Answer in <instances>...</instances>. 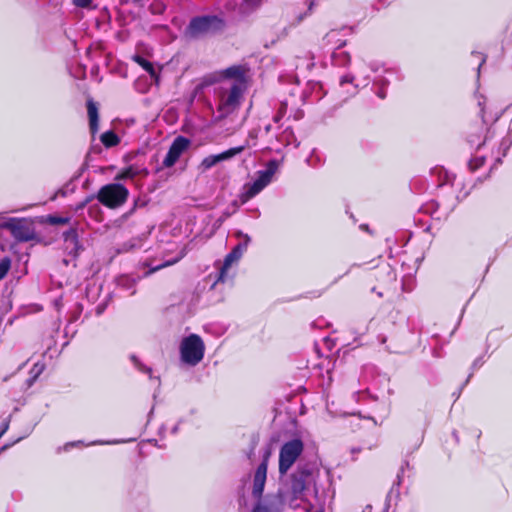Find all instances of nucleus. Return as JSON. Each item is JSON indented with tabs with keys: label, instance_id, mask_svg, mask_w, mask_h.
Instances as JSON below:
<instances>
[{
	"label": "nucleus",
	"instance_id": "1",
	"mask_svg": "<svg viewBox=\"0 0 512 512\" xmlns=\"http://www.w3.org/2000/svg\"><path fill=\"white\" fill-rule=\"evenodd\" d=\"M146 252L149 254L144 259L143 264L150 268L147 273L150 274L177 263L186 255L187 250L186 246L180 247V244L175 240L162 238L152 251L147 250Z\"/></svg>",
	"mask_w": 512,
	"mask_h": 512
},
{
	"label": "nucleus",
	"instance_id": "2",
	"mask_svg": "<svg viewBox=\"0 0 512 512\" xmlns=\"http://www.w3.org/2000/svg\"><path fill=\"white\" fill-rule=\"evenodd\" d=\"M313 482V474L307 465L298 466L291 474L288 487L276 495L282 500L283 505L288 504L290 507H297L305 496L306 489Z\"/></svg>",
	"mask_w": 512,
	"mask_h": 512
},
{
	"label": "nucleus",
	"instance_id": "3",
	"mask_svg": "<svg viewBox=\"0 0 512 512\" xmlns=\"http://www.w3.org/2000/svg\"><path fill=\"white\" fill-rule=\"evenodd\" d=\"M204 352V342L197 334H190L183 338L180 343L181 360L190 366H195L201 362L204 357Z\"/></svg>",
	"mask_w": 512,
	"mask_h": 512
},
{
	"label": "nucleus",
	"instance_id": "4",
	"mask_svg": "<svg viewBox=\"0 0 512 512\" xmlns=\"http://www.w3.org/2000/svg\"><path fill=\"white\" fill-rule=\"evenodd\" d=\"M304 450V444L300 439H292L285 442L279 452V473L285 475L297 461Z\"/></svg>",
	"mask_w": 512,
	"mask_h": 512
},
{
	"label": "nucleus",
	"instance_id": "5",
	"mask_svg": "<svg viewBox=\"0 0 512 512\" xmlns=\"http://www.w3.org/2000/svg\"><path fill=\"white\" fill-rule=\"evenodd\" d=\"M239 238V243L232 249L230 253H228L223 261V263L219 267V273L216 282H224L228 277V270L232 266L233 263L237 262L244 251L246 250L250 238L248 235H242L241 233H237Z\"/></svg>",
	"mask_w": 512,
	"mask_h": 512
},
{
	"label": "nucleus",
	"instance_id": "6",
	"mask_svg": "<svg viewBox=\"0 0 512 512\" xmlns=\"http://www.w3.org/2000/svg\"><path fill=\"white\" fill-rule=\"evenodd\" d=\"M241 94L242 89L239 86H234L231 90L224 91L220 94V103L218 106L219 116L216 118L217 121L223 120L227 114L234 110Z\"/></svg>",
	"mask_w": 512,
	"mask_h": 512
},
{
	"label": "nucleus",
	"instance_id": "7",
	"mask_svg": "<svg viewBox=\"0 0 512 512\" xmlns=\"http://www.w3.org/2000/svg\"><path fill=\"white\" fill-rule=\"evenodd\" d=\"M127 194V190L120 185H108L100 190L98 198L103 204L115 207L125 201Z\"/></svg>",
	"mask_w": 512,
	"mask_h": 512
},
{
	"label": "nucleus",
	"instance_id": "8",
	"mask_svg": "<svg viewBox=\"0 0 512 512\" xmlns=\"http://www.w3.org/2000/svg\"><path fill=\"white\" fill-rule=\"evenodd\" d=\"M270 457V452L266 451L263 455L262 461L257 467L254 477H253V487H252V495L255 498H261L266 479H267V467H268V461Z\"/></svg>",
	"mask_w": 512,
	"mask_h": 512
},
{
	"label": "nucleus",
	"instance_id": "9",
	"mask_svg": "<svg viewBox=\"0 0 512 512\" xmlns=\"http://www.w3.org/2000/svg\"><path fill=\"white\" fill-rule=\"evenodd\" d=\"M79 232L83 233V229L79 230V226H70L67 231L63 232L64 250L73 257L77 256L82 249Z\"/></svg>",
	"mask_w": 512,
	"mask_h": 512
},
{
	"label": "nucleus",
	"instance_id": "10",
	"mask_svg": "<svg viewBox=\"0 0 512 512\" xmlns=\"http://www.w3.org/2000/svg\"><path fill=\"white\" fill-rule=\"evenodd\" d=\"M190 141L184 137H178L170 148V151L164 161L167 167H171L179 156L188 149Z\"/></svg>",
	"mask_w": 512,
	"mask_h": 512
},
{
	"label": "nucleus",
	"instance_id": "11",
	"mask_svg": "<svg viewBox=\"0 0 512 512\" xmlns=\"http://www.w3.org/2000/svg\"><path fill=\"white\" fill-rule=\"evenodd\" d=\"M221 26L220 21L212 17H203L195 19L191 22L189 30L192 35L207 32L211 27L219 28Z\"/></svg>",
	"mask_w": 512,
	"mask_h": 512
},
{
	"label": "nucleus",
	"instance_id": "12",
	"mask_svg": "<svg viewBox=\"0 0 512 512\" xmlns=\"http://www.w3.org/2000/svg\"><path fill=\"white\" fill-rule=\"evenodd\" d=\"M282 506L283 503L279 497L267 496L265 503H258L252 512H280Z\"/></svg>",
	"mask_w": 512,
	"mask_h": 512
},
{
	"label": "nucleus",
	"instance_id": "13",
	"mask_svg": "<svg viewBox=\"0 0 512 512\" xmlns=\"http://www.w3.org/2000/svg\"><path fill=\"white\" fill-rule=\"evenodd\" d=\"M18 241H30L35 237L33 226H4Z\"/></svg>",
	"mask_w": 512,
	"mask_h": 512
},
{
	"label": "nucleus",
	"instance_id": "14",
	"mask_svg": "<svg viewBox=\"0 0 512 512\" xmlns=\"http://www.w3.org/2000/svg\"><path fill=\"white\" fill-rule=\"evenodd\" d=\"M270 181L268 180V176H264L263 174L260 178L251 186L248 187L246 193L242 195V201L245 202L254 195H256L259 191H261Z\"/></svg>",
	"mask_w": 512,
	"mask_h": 512
},
{
	"label": "nucleus",
	"instance_id": "15",
	"mask_svg": "<svg viewBox=\"0 0 512 512\" xmlns=\"http://www.w3.org/2000/svg\"><path fill=\"white\" fill-rule=\"evenodd\" d=\"M242 150H243V147L230 149V150H228V151H226V152H224L222 154H219L217 156H214V157L207 158V159L203 160L202 165L205 168H210L213 165H215L216 163H218L219 161L226 160V159L234 156L235 154L241 152Z\"/></svg>",
	"mask_w": 512,
	"mask_h": 512
},
{
	"label": "nucleus",
	"instance_id": "16",
	"mask_svg": "<svg viewBox=\"0 0 512 512\" xmlns=\"http://www.w3.org/2000/svg\"><path fill=\"white\" fill-rule=\"evenodd\" d=\"M246 70L242 67H232L223 72V76L227 78H241Z\"/></svg>",
	"mask_w": 512,
	"mask_h": 512
},
{
	"label": "nucleus",
	"instance_id": "17",
	"mask_svg": "<svg viewBox=\"0 0 512 512\" xmlns=\"http://www.w3.org/2000/svg\"><path fill=\"white\" fill-rule=\"evenodd\" d=\"M136 61H137V62H138V63H139V64H140L144 69H146V70L150 73V75H151L152 77H154V78H155V81H156V82H158V81H159V77H158V75L155 73L154 68H153V65H152L150 62L146 61L145 59H143V58H141V57H136Z\"/></svg>",
	"mask_w": 512,
	"mask_h": 512
},
{
	"label": "nucleus",
	"instance_id": "18",
	"mask_svg": "<svg viewBox=\"0 0 512 512\" xmlns=\"http://www.w3.org/2000/svg\"><path fill=\"white\" fill-rule=\"evenodd\" d=\"M88 113H89V117H90L91 128L94 130L96 127V124H97L98 115H97V108L93 102L88 103Z\"/></svg>",
	"mask_w": 512,
	"mask_h": 512
},
{
	"label": "nucleus",
	"instance_id": "19",
	"mask_svg": "<svg viewBox=\"0 0 512 512\" xmlns=\"http://www.w3.org/2000/svg\"><path fill=\"white\" fill-rule=\"evenodd\" d=\"M11 268V260L8 257L0 259V280H2Z\"/></svg>",
	"mask_w": 512,
	"mask_h": 512
},
{
	"label": "nucleus",
	"instance_id": "20",
	"mask_svg": "<svg viewBox=\"0 0 512 512\" xmlns=\"http://www.w3.org/2000/svg\"><path fill=\"white\" fill-rule=\"evenodd\" d=\"M102 142L106 146H114L118 143V138L115 134L108 132L102 135Z\"/></svg>",
	"mask_w": 512,
	"mask_h": 512
},
{
	"label": "nucleus",
	"instance_id": "21",
	"mask_svg": "<svg viewBox=\"0 0 512 512\" xmlns=\"http://www.w3.org/2000/svg\"><path fill=\"white\" fill-rule=\"evenodd\" d=\"M117 284L118 286L130 289L134 286V280L127 275H123L117 279Z\"/></svg>",
	"mask_w": 512,
	"mask_h": 512
},
{
	"label": "nucleus",
	"instance_id": "22",
	"mask_svg": "<svg viewBox=\"0 0 512 512\" xmlns=\"http://www.w3.org/2000/svg\"><path fill=\"white\" fill-rule=\"evenodd\" d=\"M131 360L133 361L135 367L141 371V372H144V373H148L149 375H151L152 373V370L151 368L149 367H146L145 365H143L138 359L136 356H131Z\"/></svg>",
	"mask_w": 512,
	"mask_h": 512
},
{
	"label": "nucleus",
	"instance_id": "23",
	"mask_svg": "<svg viewBox=\"0 0 512 512\" xmlns=\"http://www.w3.org/2000/svg\"><path fill=\"white\" fill-rule=\"evenodd\" d=\"M278 168V164L275 161H271L268 164V170L263 173L264 176H268V180L270 181L274 173Z\"/></svg>",
	"mask_w": 512,
	"mask_h": 512
},
{
	"label": "nucleus",
	"instance_id": "24",
	"mask_svg": "<svg viewBox=\"0 0 512 512\" xmlns=\"http://www.w3.org/2000/svg\"><path fill=\"white\" fill-rule=\"evenodd\" d=\"M141 239L137 240V242L135 241H132L129 246H127V244H124V250L125 251H129V250H133L135 248H140L142 247V243H141Z\"/></svg>",
	"mask_w": 512,
	"mask_h": 512
},
{
	"label": "nucleus",
	"instance_id": "25",
	"mask_svg": "<svg viewBox=\"0 0 512 512\" xmlns=\"http://www.w3.org/2000/svg\"><path fill=\"white\" fill-rule=\"evenodd\" d=\"M132 176V170L131 168L125 170L123 173H121L119 176H117L116 179L118 180H122V179H125V178H128V177H131Z\"/></svg>",
	"mask_w": 512,
	"mask_h": 512
},
{
	"label": "nucleus",
	"instance_id": "26",
	"mask_svg": "<svg viewBox=\"0 0 512 512\" xmlns=\"http://www.w3.org/2000/svg\"><path fill=\"white\" fill-rule=\"evenodd\" d=\"M74 3L80 7H89L90 0H74Z\"/></svg>",
	"mask_w": 512,
	"mask_h": 512
},
{
	"label": "nucleus",
	"instance_id": "27",
	"mask_svg": "<svg viewBox=\"0 0 512 512\" xmlns=\"http://www.w3.org/2000/svg\"><path fill=\"white\" fill-rule=\"evenodd\" d=\"M43 370V366H39L38 364H35L33 369H32V372L35 373V376L34 377H37Z\"/></svg>",
	"mask_w": 512,
	"mask_h": 512
},
{
	"label": "nucleus",
	"instance_id": "28",
	"mask_svg": "<svg viewBox=\"0 0 512 512\" xmlns=\"http://www.w3.org/2000/svg\"><path fill=\"white\" fill-rule=\"evenodd\" d=\"M65 220L63 219H60V218H52L51 219V224H60V223H64Z\"/></svg>",
	"mask_w": 512,
	"mask_h": 512
},
{
	"label": "nucleus",
	"instance_id": "29",
	"mask_svg": "<svg viewBox=\"0 0 512 512\" xmlns=\"http://www.w3.org/2000/svg\"><path fill=\"white\" fill-rule=\"evenodd\" d=\"M180 228H181V226H179V227H174V228L172 229V231H171V232H172V235H173V236H175V235H176V234H175V231H177V230H178V229H180Z\"/></svg>",
	"mask_w": 512,
	"mask_h": 512
},
{
	"label": "nucleus",
	"instance_id": "30",
	"mask_svg": "<svg viewBox=\"0 0 512 512\" xmlns=\"http://www.w3.org/2000/svg\"><path fill=\"white\" fill-rule=\"evenodd\" d=\"M7 427L8 425L6 424L4 427H2V431L0 433V437L2 436V434L7 430Z\"/></svg>",
	"mask_w": 512,
	"mask_h": 512
},
{
	"label": "nucleus",
	"instance_id": "31",
	"mask_svg": "<svg viewBox=\"0 0 512 512\" xmlns=\"http://www.w3.org/2000/svg\"><path fill=\"white\" fill-rule=\"evenodd\" d=\"M362 227H363V228H365V230H366L367 232H370V231H369V226H368V225H365V226H362Z\"/></svg>",
	"mask_w": 512,
	"mask_h": 512
},
{
	"label": "nucleus",
	"instance_id": "32",
	"mask_svg": "<svg viewBox=\"0 0 512 512\" xmlns=\"http://www.w3.org/2000/svg\"><path fill=\"white\" fill-rule=\"evenodd\" d=\"M161 233H162V237H166L167 236L166 232L162 231Z\"/></svg>",
	"mask_w": 512,
	"mask_h": 512
},
{
	"label": "nucleus",
	"instance_id": "33",
	"mask_svg": "<svg viewBox=\"0 0 512 512\" xmlns=\"http://www.w3.org/2000/svg\"><path fill=\"white\" fill-rule=\"evenodd\" d=\"M63 262L65 263V265H68L69 261L67 259H64Z\"/></svg>",
	"mask_w": 512,
	"mask_h": 512
},
{
	"label": "nucleus",
	"instance_id": "34",
	"mask_svg": "<svg viewBox=\"0 0 512 512\" xmlns=\"http://www.w3.org/2000/svg\"><path fill=\"white\" fill-rule=\"evenodd\" d=\"M426 232H429L430 231V226H427L426 229H425Z\"/></svg>",
	"mask_w": 512,
	"mask_h": 512
}]
</instances>
